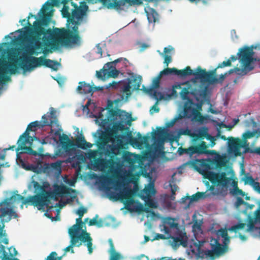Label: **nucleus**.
Returning <instances> with one entry per match:
<instances>
[{
	"mask_svg": "<svg viewBox=\"0 0 260 260\" xmlns=\"http://www.w3.org/2000/svg\"><path fill=\"white\" fill-rule=\"evenodd\" d=\"M59 137V141L62 145V147L65 148H68L74 145L73 142L72 141L69 137L64 134L62 135L58 136Z\"/></svg>",
	"mask_w": 260,
	"mask_h": 260,
	"instance_id": "29",
	"label": "nucleus"
},
{
	"mask_svg": "<svg viewBox=\"0 0 260 260\" xmlns=\"http://www.w3.org/2000/svg\"><path fill=\"white\" fill-rule=\"evenodd\" d=\"M208 132V129L207 127H203L198 131V133L199 134V137L200 138V140H203L205 139Z\"/></svg>",
	"mask_w": 260,
	"mask_h": 260,
	"instance_id": "45",
	"label": "nucleus"
},
{
	"mask_svg": "<svg viewBox=\"0 0 260 260\" xmlns=\"http://www.w3.org/2000/svg\"><path fill=\"white\" fill-rule=\"evenodd\" d=\"M112 87L113 89H118L120 88L121 91L126 94V98L129 97L133 90V87L131 85V82L128 81H120L119 82H113L110 83L108 85L105 87L106 89H108Z\"/></svg>",
	"mask_w": 260,
	"mask_h": 260,
	"instance_id": "15",
	"label": "nucleus"
},
{
	"mask_svg": "<svg viewBox=\"0 0 260 260\" xmlns=\"http://www.w3.org/2000/svg\"><path fill=\"white\" fill-rule=\"evenodd\" d=\"M254 48L253 45H251L250 47L245 46L243 48H240L239 52L237 53L240 61L243 65L242 72H244L245 74L251 71L254 68L251 64L254 60L253 57ZM255 48L256 47H255Z\"/></svg>",
	"mask_w": 260,
	"mask_h": 260,
	"instance_id": "8",
	"label": "nucleus"
},
{
	"mask_svg": "<svg viewBox=\"0 0 260 260\" xmlns=\"http://www.w3.org/2000/svg\"><path fill=\"white\" fill-rule=\"evenodd\" d=\"M233 195L235 196H241L244 197L245 195V192L242 189L239 188L238 186H236L235 188H233L231 191Z\"/></svg>",
	"mask_w": 260,
	"mask_h": 260,
	"instance_id": "47",
	"label": "nucleus"
},
{
	"mask_svg": "<svg viewBox=\"0 0 260 260\" xmlns=\"http://www.w3.org/2000/svg\"><path fill=\"white\" fill-rule=\"evenodd\" d=\"M170 239H171L170 240L171 244L174 248H177L180 245L184 247H187L188 238L186 233L182 232L180 230L177 231L176 236H172V234H171V237Z\"/></svg>",
	"mask_w": 260,
	"mask_h": 260,
	"instance_id": "14",
	"label": "nucleus"
},
{
	"mask_svg": "<svg viewBox=\"0 0 260 260\" xmlns=\"http://www.w3.org/2000/svg\"><path fill=\"white\" fill-rule=\"evenodd\" d=\"M70 0H62L61 1V4H63V7L62 9V14L63 17H68V18L70 17V14L69 13V7L68 6H66L67 4L70 1ZM88 2H92L93 0H87ZM105 0H100V2H103Z\"/></svg>",
	"mask_w": 260,
	"mask_h": 260,
	"instance_id": "33",
	"label": "nucleus"
},
{
	"mask_svg": "<svg viewBox=\"0 0 260 260\" xmlns=\"http://www.w3.org/2000/svg\"><path fill=\"white\" fill-rule=\"evenodd\" d=\"M83 223L82 217L79 216V218L76 219V224L73 225L70 229H73L74 230L80 232L83 226Z\"/></svg>",
	"mask_w": 260,
	"mask_h": 260,
	"instance_id": "38",
	"label": "nucleus"
},
{
	"mask_svg": "<svg viewBox=\"0 0 260 260\" xmlns=\"http://www.w3.org/2000/svg\"><path fill=\"white\" fill-rule=\"evenodd\" d=\"M187 71L190 70V67L187 66L185 69L183 70H178L175 68H167L160 72L159 74L161 77L164 75H176L180 77H186V75L187 74V72H186Z\"/></svg>",
	"mask_w": 260,
	"mask_h": 260,
	"instance_id": "20",
	"label": "nucleus"
},
{
	"mask_svg": "<svg viewBox=\"0 0 260 260\" xmlns=\"http://www.w3.org/2000/svg\"><path fill=\"white\" fill-rule=\"evenodd\" d=\"M92 144L86 141L84 136H80L76 139V146L82 149H86L92 147Z\"/></svg>",
	"mask_w": 260,
	"mask_h": 260,
	"instance_id": "28",
	"label": "nucleus"
},
{
	"mask_svg": "<svg viewBox=\"0 0 260 260\" xmlns=\"http://www.w3.org/2000/svg\"><path fill=\"white\" fill-rule=\"evenodd\" d=\"M0 218H2V222H9L10 221L12 217L15 218L18 217V215L12 208L2 207H0ZM4 227V224L3 226L0 224V234L2 232Z\"/></svg>",
	"mask_w": 260,
	"mask_h": 260,
	"instance_id": "17",
	"label": "nucleus"
},
{
	"mask_svg": "<svg viewBox=\"0 0 260 260\" xmlns=\"http://www.w3.org/2000/svg\"><path fill=\"white\" fill-rule=\"evenodd\" d=\"M31 183L37 194L28 197L23 204H28L29 205L36 206L39 210L45 206L49 209L52 208V206H49L50 200H57L58 193L55 191L46 190V188L49 186L47 182L41 185L38 182L32 180Z\"/></svg>",
	"mask_w": 260,
	"mask_h": 260,
	"instance_id": "3",
	"label": "nucleus"
},
{
	"mask_svg": "<svg viewBox=\"0 0 260 260\" xmlns=\"http://www.w3.org/2000/svg\"><path fill=\"white\" fill-rule=\"evenodd\" d=\"M131 154L129 152H126L122 155V157L125 161L128 163H133V160L131 158Z\"/></svg>",
	"mask_w": 260,
	"mask_h": 260,
	"instance_id": "53",
	"label": "nucleus"
},
{
	"mask_svg": "<svg viewBox=\"0 0 260 260\" xmlns=\"http://www.w3.org/2000/svg\"><path fill=\"white\" fill-rule=\"evenodd\" d=\"M120 61L123 62L124 66H126L127 63L128 62V60L126 58L121 57L117 59H115L113 61L108 62L106 64V65L107 66V68H112L113 67L112 65L115 66L117 63L119 62Z\"/></svg>",
	"mask_w": 260,
	"mask_h": 260,
	"instance_id": "36",
	"label": "nucleus"
},
{
	"mask_svg": "<svg viewBox=\"0 0 260 260\" xmlns=\"http://www.w3.org/2000/svg\"><path fill=\"white\" fill-rule=\"evenodd\" d=\"M53 7L49 1H47L43 5L38 15L40 18L30 13L27 17V25L24 27L25 30L23 35L27 41L31 45L29 50L30 55L35 53V50L41 48L45 44L49 43L51 38H53V31L50 28H47L52 16V10L49 11Z\"/></svg>",
	"mask_w": 260,
	"mask_h": 260,
	"instance_id": "1",
	"label": "nucleus"
},
{
	"mask_svg": "<svg viewBox=\"0 0 260 260\" xmlns=\"http://www.w3.org/2000/svg\"><path fill=\"white\" fill-rule=\"evenodd\" d=\"M87 212V209L86 208L84 207H81L79 208L76 213L79 215V216L82 217L84 214L86 213Z\"/></svg>",
	"mask_w": 260,
	"mask_h": 260,
	"instance_id": "56",
	"label": "nucleus"
},
{
	"mask_svg": "<svg viewBox=\"0 0 260 260\" xmlns=\"http://www.w3.org/2000/svg\"><path fill=\"white\" fill-rule=\"evenodd\" d=\"M148 135H149V134H148ZM127 135L129 137V143L132 145H135L137 147H141L144 144H148L149 140L150 138L149 135L142 137L140 133L137 134V138L133 137L131 132H129Z\"/></svg>",
	"mask_w": 260,
	"mask_h": 260,
	"instance_id": "19",
	"label": "nucleus"
},
{
	"mask_svg": "<svg viewBox=\"0 0 260 260\" xmlns=\"http://www.w3.org/2000/svg\"><path fill=\"white\" fill-rule=\"evenodd\" d=\"M208 146L205 141H202L200 144L189 147L187 148L179 147L178 149V152L179 155L186 154L189 156H191L194 154H208L209 151L207 150Z\"/></svg>",
	"mask_w": 260,
	"mask_h": 260,
	"instance_id": "10",
	"label": "nucleus"
},
{
	"mask_svg": "<svg viewBox=\"0 0 260 260\" xmlns=\"http://www.w3.org/2000/svg\"><path fill=\"white\" fill-rule=\"evenodd\" d=\"M152 138L155 143H162L166 135V131L164 128L157 127V132L153 131L152 133Z\"/></svg>",
	"mask_w": 260,
	"mask_h": 260,
	"instance_id": "24",
	"label": "nucleus"
},
{
	"mask_svg": "<svg viewBox=\"0 0 260 260\" xmlns=\"http://www.w3.org/2000/svg\"><path fill=\"white\" fill-rule=\"evenodd\" d=\"M217 235L223 238V245L220 244L218 238H211L210 240L211 249H206L204 251L206 258L210 260H215L216 257L223 255L228 251V244L230 242V237L229 236L228 231L225 229H220L217 232Z\"/></svg>",
	"mask_w": 260,
	"mask_h": 260,
	"instance_id": "5",
	"label": "nucleus"
},
{
	"mask_svg": "<svg viewBox=\"0 0 260 260\" xmlns=\"http://www.w3.org/2000/svg\"><path fill=\"white\" fill-rule=\"evenodd\" d=\"M208 178L212 181V179H215L216 181L223 187L226 186L230 182L231 179L226 177L225 172H222L221 174L209 172Z\"/></svg>",
	"mask_w": 260,
	"mask_h": 260,
	"instance_id": "18",
	"label": "nucleus"
},
{
	"mask_svg": "<svg viewBox=\"0 0 260 260\" xmlns=\"http://www.w3.org/2000/svg\"><path fill=\"white\" fill-rule=\"evenodd\" d=\"M166 236L160 234H156L155 237L151 240L152 241L155 240H159L160 239L166 240L168 239H170L171 237V234H166Z\"/></svg>",
	"mask_w": 260,
	"mask_h": 260,
	"instance_id": "44",
	"label": "nucleus"
},
{
	"mask_svg": "<svg viewBox=\"0 0 260 260\" xmlns=\"http://www.w3.org/2000/svg\"><path fill=\"white\" fill-rule=\"evenodd\" d=\"M112 66L113 67L112 68H109V69H111L108 72V76L110 77L116 78L118 76L119 71L116 69L115 67V66Z\"/></svg>",
	"mask_w": 260,
	"mask_h": 260,
	"instance_id": "43",
	"label": "nucleus"
},
{
	"mask_svg": "<svg viewBox=\"0 0 260 260\" xmlns=\"http://www.w3.org/2000/svg\"><path fill=\"white\" fill-rule=\"evenodd\" d=\"M44 173L54 171L60 173L61 171V161H57L51 164L45 163L44 165Z\"/></svg>",
	"mask_w": 260,
	"mask_h": 260,
	"instance_id": "25",
	"label": "nucleus"
},
{
	"mask_svg": "<svg viewBox=\"0 0 260 260\" xmlns=\"http://www.w3.org/2000/svg\"><path fill=\"white\" fill-rule=\"evenodd\" d=\"M161 232H164L165 234H171L172 230L179 231L178 223L175 222L174 218L168 217L164 219L162 224L159 225Z\"/></svg>",
	"mask_w": 260,
	"mask_h": 260,
	"instance_id": "16",
	"label": "nucleus"
},
{
	"mask_svg": "<svg viewBox=\"0 0 260 260\" xmlns=\"http://www.w3.org/2000/svg\"><path fill=\"white\" fill-rule=\"evenodd\" d=\"M204 242H205L204 241H198V243L195 242L194 243V245H195V246L197 247L198 251L200 253H203V254H204V250H203V251L201 252V249L202 247L203 246ZM205 250H204V251ZM204 255L205 256V254H204Z\"/></svg>",
	"mask_w": 260,
	"mask_h": 260,
	"instance_id": "54",
	"label": "nucleus"
},
{
	"mask_svg": "<svg viewBox=\"0 0 260 260\" xmlns=\"http://www.w3.org/2000/svg\"><path fill=\"white\" fill-rule=\"evenodd\" d=\"M40 123L41 122L35 121L30 123L28 125L26 131L20 136L17 141L18 146L16 149L17 152L19 151L20 150H23L29 154L34 156L38 155V153L36 151L34 150L31 147H27L26 144L28 143H30L29 138L30 137L29 136L28 132L30 131H35V129H33V128H36L37 127L39 128L42 127Z\"/></svg>",
	"mask_w": 260,
	"mask_h": 260,
	"instance_id": "7",
	"label": "nucleus"
},
{
	"mask_svg": "<svg viewBox=\"0 0 260 260\" xmlns=\"http://www.w3.org/2000/svg\"><path fill=\"white\" fill-rule=\"evenodd\" d=\"M205 196V193L203 192H198L194 194H193L191 197H190V202L191 203L194 201H197L199 199L204 198Z\"/></svg>",
	"mask_w": 260,
	"mask_h": 260,
	"instance_id": "40",
	"label": "nucleus"
},
{
	"mask_svg": "<svg viewBox=\"0 0 260 260\" xmlns=\"http://www.w3.org/2000/svg\"><path fill=\"white\" fill-rule=\"evenodd\" d=\"M29 171H31L35 173L39 174L42 172L44 173V165L42 166L40 162L36 165L31 164L30 168H28Z\"/></svg>",
	"mask_w": 260,
	"mask_h": 260,
	"instance_id": "34",
	"label": "nucleus"
},
{
	"mask_svg": "<svg viewBox=\"0 0 260 260\" xmlns=\"http://www.w3.org/2000/svg\"><path fill=\"white\" fill-rule=\"evenodd\" d=\"M245 204L244 201L241 197H238L235 203V206L236 208H239L241 205Z\"/></svg>",
	"mask_w": 260,
	"mask_h": 260,
	"instance_id": "57",
	"label": "nucleus"
},
{
	"mask_svg": "<svg viewBox=\"0 0 260 260\" xmlns=\"http://www.w3.org/2000/svg\"><path fill=\"white\" fill-rule=\"evenodd\" d=\"M176 89H181V91L179 93L180 96L182 100H186L189 99L188 94L189 93L192 94V91H193V88L190 82L187 81L185 83L175 84L173 86L172 94L177 95L178 92L176 91Z\"/></svg>",
	"mask_w": 260,
	"mask_h": 260,
	"instance_id": "12",
	"label": "nucleus"
},
{
	"mask_svg": "<svg viewBox=\"0 0 260 260\" xmlns=\"http://www.w3.org/2000/svg\"><path fill=\"white\" fill-rule=\"evenodd\" d=\"M217 67L209 72H207V79H208V83L209 84H213L215 83H217V78H216V71Z\"/></svg>",
	"mask_w": 260,
	"mask_h": 260,
	"instance_id": "31",
	"label": "nucleus"
},
{
	"mask_svg": "<svg viewBox=\"0 0 260 260\" xmlns=\"http://www.w3.org/2000/svg\"><path fill=\"white\" fill-rule=\"evenodd\" d=\"M79 9H82L84 11V14L85 13L86 11L88 9V7L84 2H81L80 4V7H79Z\"/></svg>",
	"mask_w": 260,
	"mask_h": 260,
	"instance_id": "64",
	"label": "nucleus"
},
{
	"mask_svg": "<svg viewBox=\"0 0 260 260\" xmlns=\"http://www.w3.org/2000/svg\"><path fill=\"white\" fill-rule=\"evenodd\" d=\"M190 136L192 137L193 143H195L198 140H201L198 133L191 134Z\"/></svg>",
	"mask_w": 260,
	"mask_h": 260,
	"instance_id": "60",
	"label": "nucleus"
},
{
	"mask_svg": "<svg viewBox=\"0 0 260 260\" xmlns=\"http://www.w3.org/2000/svg\"><path fill=\"white\" fill-rule=\"evenodd\" d=\"M231 65V62L230 60H226V61H223L222 62L218 64V65L217 67V68H222L225 67H230Z\"/></svg>",
	"mask_w": 260,
	"mask_h": 260,
	"instance_id": "58",
	"label": "nucleus"
},
{
	"mask_svg": "<svg viewBox=\"0 0 260 260\" xmlns=\"http://www.w3.org/2000/svg\"><path fill=\"white\" fill-rule=\"evenodd\" d=\"M184 114L186 117L192 118L196 121L202 122L204 120V117L200 112L193 106V102L189 100V103L184 105Z\"/></svg>",
	"mask_w": 260,
	"mask_h": 260,
	"instance_id": "11",
	"label": "nucleus"
},
{
	"mask_svg": "<svg viewBox=\"0 0 260 260\" xmlns=\"http://www.w3.org/2000/svg\"><path fill=\"white\" fill-rule=\"evenodd\" d=\"M254 228V222L251 220L250 221L248 224H247V229L246 230V231L249 232L253 230Z\"/></svg>",
	"mask_w": 260,
	"mask_h": 260,
	"instance_id": "63",
	"label": "nucleus"
},
{
	"mask_svg": "<svg viewBox=\"0 0 260 260\" xmlns=\"http://www.w3.org/2000/svg\"><path fill=\"white\" fill-rule=\"evenodd\" d=\"M79 85L77 87V90L80 93L89 94L93 93V87L89 84L86 83L84 81L80 82Z\"/></svg>",
	"mask_w": 260,
	"mask_h": 260,
	"instance_id": "26",
	"label": "nucleus"
},
{
	"mask_svg": "<svg viewBox=\"0 0 260 260\" xmlns=\"http://www.w3.org/2000/svg\"><path fill=\"white\" fill-rule=\"evenodd\" d=\"M208 90V87L200 86L199 89H194L192 91V95L195 96L197 100L199 99H205L207 95V92Z\"/></svg>",
	"mask_w": 260,
	"mask_h": 260,
	"instance_id": "27",
	"label": "nucleus"
},
{
	"mask_svg": "<svg viewBox=\"0 0 260 260\" xmlns=\"http://www.w3.org/2000/svg\"><path fill=\"white\" fill-rule=\"evenodd\" d=\"M18 67L14 62H9L6 60H0V84L10 81L11 78L7 74H15Z\"/></svg>",
	"mask_w": 260,
	"mask_h": 260,
	"instance_id": "9",
	"label": "nucleus"
},
{
	"mask_svg": "<svg viewBox=\"0 0 260 260\" xmlns=\"http://www.w3.org/2000/svg\"><path fill=\"white\" fill-rule=\"evenodd\" d=\"M80 231H75L73 229L69 230V234L71 237V243L72 246H75L78 243L79 237L78 236Z\"/></svg>",
	"mask_w": 260,
	"mask_h": 260,
	"instance_id": "32",
	"label": "nucleus"
},
{
	"mask_svg": "<svg viewBox=\"0 0 260 260\" xmlns=\"http://www.w3.org/2000/svg\"><path fill=\"white\" fill-rule=\"evenodd\" d=\"M190 71H187L186 76L194 75L197 79H200L201 81L208 83L207 72L206 69H202L200 66L197 68L195 72H193L190 68Z\"/></svg>",
	"mask_w": 260,
	"mask_h": 260,
	"instance_id": "21",
	"label": "nucleus"
},
{
	"mask_svg": "<svg viewBox=\"0 0 260 260\" xmlns=\"http://www.w3.org/2000/svg\"><path fill=\"white\" fill-rule=\"evenodd\" d=\"M254 136V133L253 132L248 131L243 134V140L242 141H246L247 142V139L251 138Z\"/></svg>",
	"mask_w": 260,
	"mask_h": 260,
	"instance_id": "50",
	"label": "nucleus"
},
{
	"mask_svg": "<svg viewBox=\"0 0 260 260\" xmlns=\"http://www.w3.org/2000/svg\"><path fill=\"white\" fill-rule=\"evenodd\" d=\"M205 138H206L207 140H209L210 141V146L211 147H213L215 145V138L213 136L210 135L208 133V132L207 133V135L206 136V137Z\"/></svg>",
	"mask_w": 260,
	"mask_h": 260,
	"instance_id": "52",
	"label": "nucleus"
},
{
	"mask_svg": "<svg viewBox=\"0 0 260 260\" xmlns=\"http://www.w3.org/2000/svg\"><path fill=\"white\" fill-rule=\"evenodd\" d=\"M251 186L255 191L260 193V184L259 182L255 181Z\"/></svg>",
	"mask_w": 260,
	"mask_h": 260,
	"instance_id": "62",
	"label": "nucleus"
},
{
	"mask_svg": "<svg viewBox=\"0 0 260 260\" xmlns=\"http://www.w3.org/2000/svg\"><path fill=\"white\" fill-rule=\"evenodd\" d=\"M228 147L229 151L233 152L236 156H241L240 149L245 147L246 141H242L239 138L229 137L228 139Z\"/></svg>",
	"mask_w": 260,
	"mask_h": 260,
	"instance_id": "13",
	"label": "nucleus"
},
{
	"mask_svg": "<svg viewBox=\"0 0 260 260\" xmlns=\"http://www.w3.org/2000/svg\"><path fill=\"white\" fill-rule=\"evenodd\" d=\"M50 115H48V116H46L45 115H44L42 117V124H40L41 126L43 127L44 126H49V124H45V122H48L49 123L50 122H51V119H52V118L50 117H49Z\"/></svg>",
	"mask_w": 260,
	"mask_h": 260,
	"instance_id": "49",
	"label": "nucleus"
},
{
	"mask_svg": "<svg viewBox=\"0 0 260 260\" xmlns=\"http://www.w3.org/2000/svg\"><path fill=\"white\" fill-rule=\"evenodd\" d=\"M245 224L244 223H240L235 225L232 226L229 229L230 231L237 232L238 230L243 229L244 228Z\"/></svg>",
	"mask_w": 260,
	"mask_h": 260,
	"instance_id": "46",
	"label": "nucleus"
},
{
	"mask_svg": "<svg viewBox=\"0 0 260 260\" xmlns=\"http://www.w3.org/2000/svg\"><path fill=\"white\" fill-rule=\"evenodd\" d=\"M164 57V63L166 64V67H168L169 64L172 61V57L170 55H165Z\"/></svg>",
	"mask_w": 260,
	"mask_h": 260,
	"instance_id": "61",
	"label": "nucleus"
},
{
	"mask_svg": "<svg viewBox=\"0 0 260 260\" xmlns=\"http://www.w3.org/2000/svg\"><path fill=\"white\" fill-rule=\"evenodd\" d=\"M72 5L75 8L67 21V28H55L53 30V44L57 46H79L81 43V38L79 35V22L75 20L80 19L84 15V11L79 9L76 4L71 2Z\"/></svg>",
	"mask_w": 260,
	"mask_h": 260,
	"instance_id": "2",
	"label": "nucleus"
},
{
	"mask_svg": "<svg viewBox=\"0 0 260 260\" xmlns=\"http://www.w3.org/2000/svg\"><path fill=\"white\" fill-rule=\"evenodd\" d=\"M98 154V151L97 150H93L90 151L88 153V157L89 159H93L94 161L95 159L98 158L97 157Z\"/></svg>",
	"mask_w": 260,
	"mask_h": 260,
	"instance_id": "55",
	"label": "nucleus"
},
{
	"mask_svg": "<svg viewBox=\"0 0 260 260\" xmlns=\"http://www.w3.org/2000/svg\"><path fill=\"white\" fill-rule=\"evenodd\" d=\"M118 199H120L125 205H130L133 203L132 191L131 189L124 188L118 194Z\"/></svg>",
	"mask_w": 260,
	"mask_h": 260,
	"instance_id": "23",
	"label": "nucleus"
},
{
	"mask_svg": "<svg viewBox=\"0 0 260 260\" xmlns=\"http://www.w3.org/2000/svg\"><path fill=\"white\" fill-rule=\"evenodd\" d=\"M109 242L110 245V253L111 254V257L110 260H119L120 254L116 252L112 240L110 239Z\"/></svg>",
	"mask_w": 260,
	"mask_h": 260,
	"instance_id": "35",
	"label": "nucleus"
},
{
	"mask_svg": "<svg viewBox=\"0 0 260 260\" xmlns=\"http://www.w3.org/2000/svg\"><path fill=\"white\" fill-rule=\"evenodd\" d=\"M146 205L150 208H156V206L155 205L154 202L151 199L148 198L146 201Z\"/></svg>",
	"mask_w": 260,
	"mask_h": 260,
	"instance_id": "59",
	"label": "nucleus"
},
{
	"mask_svg": "<svg viewBox=\"0 0 260 260\" xmlns=\"http://www.w3.org/2000/svg\"><path fill=\"white\" fill-rule=\"evenodd\" d=\"M13 200L14 201H22V204L21 205V207L23 208V205H26L27 204H23V202L25 201L26 198H25L23 196L19 194H16L15 195L12 196L8 200Z\"/></svg>",
	"mask_w": 260,
	"mask_h": 260,
	"instance_id": "41",
	"label": "nucleus"
},
{
	"mask_svg": "<svg viewBox=\"0 0 260 260\" xmlns=\"http://www.w3.org/2000/svg\"><path fill=\"white\" fill-rule=\"evenodd\" d=\"M107 142L102 141L101 144H102L104 147V151L106 156L110 157L108 160L103 158H98L95 159L93 164V169L94 171L98 170H103L107 168L108 166L114 167L119 166L121 164V157H119L118 155H121V151L120 148L116 145L113 144H107Z\"/></svg>",
	"mask_w": 260,
	"mask_h": 260,
	"instance_id": "4",
	"label": "nucleus"
},
{
	"mask_svg": "<svg viewBox=\"0 0 260 260\" xmlns=\"http://www.w3.org/2000/svg\"><path fill=\"white\" fill-rule=\"evenodd\" d=\"M161 75L159 74L156 77H155L152 83V86L153 87V88H158L159 87L160 85V81L161 78Z\"/></svg>",
	"mask_w": 260,
	"mask_h": 260,
	"instance_id": "42",
	"label": "nucleus"
},
{
	"mask_svg": "<svg viewBox=\"0 0 260 260\" xmlns=\"http://www.w3.org/2000/svg\"><path fill=\"white\" fill-rule=\"evenodd\" d=\"M52 111L50 112V115L49 117H50L52 118L51 119V122H49V125L51 127V131H53L55 130L54 135L55 136H60V132L62 131L60 125L59 124L58 121L56 116L55 115V112L54 111V109L51 108ZM45 124H49L48 122H45Z\"/></svg>",
	"mask_w": 260,
	"mask_h": 260,
	"instance_id": "22",
	"label": "nucleus"
},
{
	"mask_svg": "<svg viewBox=\"0 0 260 260\" xmlns=\"http://www.w3.org/2000/svg\"><path fill=\"white\" fill-rule=\"evenodd\" d=\"M78 236L80 240L83 242H88L92 240L89 234L87 233L86 231H82V233L80 235L78 234Z\"/></svg>",
	"mask_w": 260,
	"mask_h": 260,
	"instance_id": "39",
	"label": "nucleus"
},
{
	"mask_svg": "<svg viewBox=\"0 0 260 260\" xmlns=\"http://www.w3.org/2000/svg\"><path fill=\"white\" fill-rule=\"evenodd\" d=\"M57 253L55 251L51 252L47 256L46 260H61V256L56 257Z\"/></svg>",
	"mask_w": 260,
	"mask_h": 260,
	"instance_id": "48",
	"label": "nucleus"
},
{
	"mask_svg": "<svg viewBox=\"0 0 260 260\" xmlns=\"http://www.w3.org/2000/svg\"><path fill=\"white\" fill-rule=\"evenodd\" d=\"M193 225L192 228L194 230L200 231L201 230V226L203 223L202 221L198 220L197 219L196 214H194L192 216Z\"/></svg>",
	"mask_w": 260,
	"mask_h": 260,
	"instance_id": "37",
	"label": "nucleus"
},
{
	"mask_svg": "<svg viewBox=\"0 0 260 260\" xmlns=\"http://www.w3.org/2000/svg\"><path fill=\"white\" fill-rule=\"evenodd\" d=\"M127 81L131 82V85L133 87V90H139L140 85L141 84L142 77L141 76L134 77L131 78H127Z\"/></svg>",
	"mask_w": 260,
	"mask_h": 260,
	"instance_id": "30",
	"label": "nucleus"
},
{
	"mask_svg": "<svg viewBox=\"0 0 260 260\" xmlns=\"http://www.w3.org/2000/svg\"><path fill=\"white\" fill-rule=\"evenodd\" d=\"M20 60L19 65L24 71H31L35 68L42 66L51 68L56 71L58 69V66L60 65L57 61L46 59L43 56L40 57L24 56L20 58Z\"/></svg>",
	"mask_w": 260,
	"mask_h": 260,
	"instance_id": "6",
	"label": "nucleus"
},
{
	"mask_svg": "<svg viewBox=\"0 0 260 260\" xmlns=\"http://www.w3.org/2000/svg\"><path fill=\"white\" fill-rule=\"evenodd\" d=\"M153 98L156 100V102H158L159 101L164 99V94L161 92L155 90L153 93Z\"/></svg>",
	"mask_w": 260,
	"mask_h": 260,
	"instance_id": "51",
	"label": "nucleus"
}]
</instances>
